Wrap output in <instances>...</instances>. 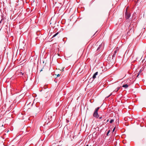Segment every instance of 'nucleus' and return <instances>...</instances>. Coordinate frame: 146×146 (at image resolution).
<instances>
[{
	"label": "nucleus",
	"instance_id": "f257e3e1",
	"mask_svg": "<svg viewBox=\"0 0 146 146\" xmlns=\"http://www.w3.org/2000/svg\"><path fill=\"white\" fill-rule=\"evenodd\" d=\"M100 108V107H98L95 109L93 114V116L94 117L97 118L98 117L99 115L98 113V111L99 110Z\"/></svg>",
	"mask_w": 146,
	"mask_h": 146
},
{
	"label": "nucleus",
	"instance_id": "f03ea898",
	"mask_svg": "<svg viewBox=\"0 0 146 146\" xmlns=\"http://www.w3.org/2000/svg\"><path fill=\"white\" fill-rule=\"evenodd\" d=\"M131 16L130 13L127 12L126 10V11L125 13V17L126 19H128Z\"/></svg>",
	"mask_w": 146,
	"mask_h": 146
},
{
	"label": "nucleus",
	"instance_id": "7ed1b4c3",
	"mask_svg": "<svg viewBox=\"0 0 146 146\" xmlns=\"http://www.w3.org/2000/svg\"><path fill=\"white\" fill-rule=\"evenodd\" d=\"M131 27V25H129V27H128V29H127L126 31H127V35H129L128 33L129 32L130 30H131L132 28H131L130 27Z\"/></svg>",
	"mask_w": 146,
	"mask_h": 146
},
{
	"label": "nucleus",
	"instance_id": "20e7f679",
	"mask_svg": "<svg viewBox=\"0 0 146 146\" xmlns=\"http://www.w3.org/2000/svg\"><path fill=\"white\" fill-rule=\"evenodd\" d=\"M98 74V72H96L93 75L92 78L93 79H94L95 78H96V76Z\"/></svg>",
	"mask_w": 146,
	"mask_h": 146
},
{
	"label": "nucleus",
	"instance_id": "39448f33",
	"mask_svg": "<svg viewBox=\"0 0 146 146\" xmlns=\"http://www.w3.org/2000/svg\"><path fill=\"white\" fill-rule=\"evenodd\" d=\"M50 114L49 112H47L46 114V116L47 117H48V119H50V118L49 117V115Z\"/></svg>",
	"mask_w": 146,
	"mask_h": 146
},
{
	"label": "nucleus",
	"instance_id": "423d86ee",
	"mask_svg": "<svg viewBox=\"0 0 146 146\" xmlns=\"http://www.w3.org/2000/svg\"><path fill=\"white\" fill-rule=\"evenodd\" d=\"M128 87V85L127 84L124 85L122 86V87L125 88H127Z\"/></svg>",
	"mask_w": 146,
	"mask_h": 146
},
{
	"label": "nucleus",
	"instance_id": "0eeeda50",
	"mask_svg": "<svg viewBox=\"0 0 146 146\" xmlns=\"http://www.w3.org/2000/svg\"><path fill=\"white\" fill-rule=\"evenodd\" d=\"M120 89V87H117L115 90H114L113 92H117Z\"/></svg>",
	"mask_w": 146,
	"mask_h": 146
},
{
	"label": "nucleus",
	"instance_id": "6e6552de",
	"mask_svg": "<svg viewBox=\"0 0 146 146\" xmlns=\"http://www.w3.org/2000/svg\"><path fill=\"white\" fill-rule=\"evenodd\" d=\"M102 46V44H100L99 46L98 47V48L97 49V50L98 51L100 49V48H101V47Z\"/></svg>",
	"mask_w": 146,
	"mask_h": 146
},
{
	"label": "nucleus",
	"instance_id": "1a4fd4ad",
	"mask_svg": "<svg viewBox=\"0 0 146 146\" xmlns=\"http://www.w3.org/2000/svg\"><path fill=\"white\" fill-rule=\"evenodd\" d=\"M58 33H59L58 32L56 33L52 37H54L56 36L58 34Z\"/></svg>",
	"mask_w": 146,
	"mask_h": 146
},
{
	"label": "nucleus",
	"instance_id": "9d476101",
	"mask_svg": "<svg viewBox=\"0 0 146 146\" xmlns=\"http://www.w3.org/2000/svg\"><path fill=\"white\" fill-rule=\"evenodd\" d=\"M114 121V120L113 119H111L110 120V123H112Z\"/></svg>",
	"mask_w": 146,
	"mask_h": 146
},
{
	"label": "nucleus",
	"instance_id": "9b49d317",
	"mask_svg": "<svg viewBox=\"0 0 146 146\" xmlns=\"http://www.w3.org/2000/svg\"><path fill=\"white\" fill-rule=\"evenodd\" d=\"M113 94L112 93H111L109 96H108V97H107V98H108L109 97L111 96Z\"/></svg>",
	"mask_w": 146,
	"mask_h": 146
},
{
	"label": "nucleus",
	"instance_id": "f8f14e48",
	"mask_svg": "<svg viewBox=\"0 0 146 146\" xmlns=\"http://www.w3.org/2000/svg\"><path fill=\"white\" fill-rule=\"evenodd\" d=\"M117 49L116 50H115L114 51V54H115L116 53H117Z\"/></svg>",
	"mask_w": 146,
	"mask_h": 146
},
{
	"label": "nucleus",
	"instance_id": "ddd939ff",
	"mask_svg": "<svg viewBox=\"0 0 146 146\" xmlns=\"http://www.w3.org/2000/svg\"><path fill=\"white\" fill-rule=\"evenodd\" d=\"M110 132V130H109L108 132V133H107V135H108V134Z\"/></svg>",
	"mask_w": 146,
	"mask_h": 146
},
{
	"label": "nucleus",
	"instance_id": "4468645a",
	"mask_svg": "<svg viewBox=\"0 0 146 146\" xmlns=\"http://www.w3.org/2000/svg\"><path fill=\"white\" fill-rule=\"evenodd\" d=\"M115 54L114 53L113 54V55L112 56V57H114L115 56Z\"/></svg>",
	"mask_w": 146,
	"mask_h": 146
},
{
	"label": "nucleus",
	"instance_id": "2eb2a0df",
	"mask_svg": "<svg viewBox=\"0 0 146 146\" xmlns=\"http://www.w3.org/2000/svg\"><path fill=\"white\" fill-rule=\"evenodd\" d=\"M115 127H114V129H113V131H114L115 130Z\"/></svg>",
	"mask_w": 146,
	"mask_h": 146
},
{
	"label": "nucleus",
	"instance_id": "dca6fc26",
	"mask_svg": "<svg viewBox=\"0 0 146 146\" xmlns=\"http://www.w3.org/2000/svg\"><path fill=\"white\" fill-rule=\"evenodd\" d=\"M60 74H58V75H57V77L59 76H60Z\"/></svg>",
	"mask_w": 146,
	"mask_h": 146
},
{
	"label": "nucleus",
	"instance_id": "f3484780",
	"mask_svg": "<svg viewBox=\"0 0 146 146\" xmlns=\"http://www.w3.org/2000/svg\"><path fill=\"white\" fill-rule=\"evenodd\" d=\"M102 118V117H100L99 119H101Z\"/></svg>",
	"mask_w": 146,
	"mask_h": 146
},
{
	"label": "nucleus",
	"instance_id": "a211bd4d",
	"mask_svg": "<svg viewBox=\"0 0 146 146\" xmlns=\"http://www.w3.org/2000/svg\"><path fill=\"white\" fill-rule=\"evenodd\" d=\"M139 75V74H138V75H137V77H138V76Z\"/></svg>",
	"mask_w": 146,
	"mask_h": 146
},
{
	"label": "nucleus",
	"instance_id": "6ab92c4d",
	"mask_svg": "<svg viewBox=\"0 0 146 146\" xmlns=\"http://www.w3.org/2000/svg\"><path fill=\"white\" fill-rule=\"evenodd\" d=\"M51 116H50V119H51Z\"/></svg>",
	"mask_w": 146,
	"mask_h": 146
},
{
	"label": "nucleus",
	"instance_id": "aec40b11",
	"mask_svg": "<svg viewBox=\"0 0 146 146\" xmlns=\"http://www.w3.org/2000/svg\"><path fill=\"white\" fill-rule=\"evenodd\" d=\"M86 146H88V145H87Z\"/></svg>",
	"mask_w": 146,
	"mask_h": 146
},
{
	"label": "nucleus",
	"instance_id": "412c9836",
	"mask_svg": "<svg viewBox=\"0 0 146 146\" xmlns=\"http://www.w3.org/2000/svg\"><path fill=\"white\" fill-rule=\"evenodd\" d=\"M108 121V120H107V121Z\"/></svg>",
	"mask_w": 146,
	"mask_h": 146
},
{
	"label": "nucleus",
	"instance_id": "4be33fe9",
	"mask_svg": "<svg viewBox=\"0 0 146 146\" xmlns=\"http://www.w3.org/2000/svg\"><path fill=\"white\" fill-rule=\"evenodd\" d=\"M90 146H91V145Z\"/></svg>",
	"mask_w": 146,
	"mask_h": 146
}]
</instances>
